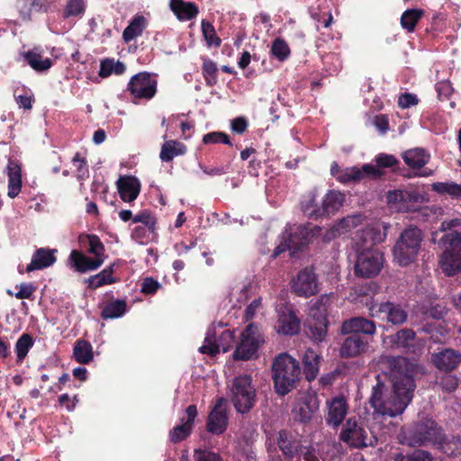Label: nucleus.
Wrapping results in <instances>:
<instances>
[{
    "instance_id": "nucleus-1",
    "label": "nucleus",
    "mask_w": 461,
    "mask_h": 461,
    "mask_svg": "<svg viewBox=\"0 0 461 461\" xmlns=\"http://www.w3.org/2000/svg\"><path fill=\"white\" fill-rule=\"evenodd\" d=\"M388 365L393 389L387 391L384 384L378 382L373 387L369 402L375 412L395 417L402 414L411 402L416 384L405 357H390Z\"/></svg>"
},
{
    "instance_id": "nucleus-2",
    "label": "nucleus",
    "mask_w": 461,
    "mask_h": 461,
    "mask_svg": "<svg viewBox=\"0 0 461 461\" xmlns=\"http://www.w3.org/2000/svg\"><path fill=\"white\" fill-rule=\"evenodd\" d=\"M301 210L303 215L312 221L300 225L294 230H285L282 234L279 245L275 249L273 257H277L285 250H289L294 255L303 249L314 236L316 229L314 221L317 220V203L314 191H311L303 196Z\"/></svg>"
},
{
    "instance_id": "nucleus-3",
    "label": "nucleus",
    "mask_w": 461,
    "mask_h": 461,
    "mask_svg": "<svg viewBox=\"0 0 461 461\" xmlns=\"http://www.w3.org/2000/svg\"><path fill=\"white\" fill-rule=\"evenodd\" d=\"M441 254L438 257V265L447 276L461 274V235L456 232H448L438 240Z\"/></svg>"
},
{
    "instance_id": "nucleus-4",
    "label": "nucleus",
    "mask_w": 461,
    "mask_h": 461,
    "mask_svg": "<svg viewBox=\"0 0 461 461\" xmlns=\"http://www.w3.org/2000/svg\"><path fill=\"white\" fill-rule=\"evenodd\" d=\"M273 379L278 394L285 395L294 388L300 377L298 362L287 354H280L273 363Z\"/></svg>"
},
{
    "instance_id": "nucleus-5",
    "label": "nucleus",
    "mask_w": 461,
    "mask_h": 461,
    "mask_svg": "<svg viewBox=\"0 0 461 461\" xmlns=\"http://www.w3.org/2000/svg\"><path fill=\"white\" fill-rule=\"evenodd\" d=\"M422 240L423 233L418 227L403 230L393 247L394 260L402 267L412 263L419 255Z\"/></svg>"
},
{
    "instance_id": "nucleus-6",
    "label": "nucleus",
    "mask_w": 461,
    "mask_h": 461,
    "mask_svg": "<svg viewBox=\"0 0 461 461\" xmlns=\"http://www.w3.org/2000/svg\"><path fill=\"white\" fill-rule=\"evenodd\" d=\"M404 438L411 447H420L429 444L441 443L443 433L437 423L429 418L411 424L404 430Z\"/></svg>"
},
{
    "instance_id": "nucleus-7",
    "label": "nucleus",
    "mask_w": 461,
    "mask_h": 461,
    "mask_svg": "<svg viewBox=\"0 0 461 461\" xmlns=\"http://www.w3.org/2000/svg\"><path fill=\"white\" fill-rule=\"evenodd\" d=\"M231 400L238 412L249 411L256 402V389L252 385L250 375L236 377L231 385Z\"/></svg>"
},
{
    "instance_id": "nucleus-8",
    "label": "nucleus",
    "mask_w": 461,
    "mask_h": 461,
    "mask_svg": "<svg viewBox=\"0 0 461 461\" xmlns=\"http://www.w3.org/2000/svg\"><path fill=\"white\" fill-rule=\"evenodd\" d=\"M264 343L258 326L251 323L240 334V340L233 353L234 359L249 360L256 357L258 349Z\"/></svg>"
},
{
    "instance_id": "nucleus-9",
    "label": "nucleus",
    "mask_w": 461,
    "mask_h": 461,
    "mask_svg": "<svg viewBox=\"0 0 461 461\" xmlns=\"http://www.w3.org/2000/svg\"><path fill=\"white\" fill-rule=\"evenodd\" d=\"M339 438L354 447H372L377 443V438L352 418L343 425Z\"/></svg>"
},
{
    "instance_id": "nucleus-10",
    "label": "nucleus",
    "mask_w": 461,
    "mask_h": 461,
    "mask_svg": "<svg viewBox=\"0 0 461 461\" xmlns=\"http://www.w3.org/2000/svg\"><path fill=\"white\" fill-rule=\"evenodd\" d=\"M384 257L377 249L357 252L356 275L362 277L376 276L383 267Z\"/></svg>"
},
{
    "instance_id": "nucleus-11",
    "label": "nucleus",
    "mask_w": 461,
    "mask_h": 461,
    "mask_svg": "<svg viewBox=\"0 0 461 461\" xmlns=\"http://www.w3.org/2000/svg\"><path fill=\"white\" fill-rule=\"evenodd\" d=\"M234 341V334L229 330L221 331L220 337L216 338V329L210 327L207 330L203 345L200 347L199 350L203 354L215 356L221 351L226 352L231 347Z\"/></svg>"
},
{
    "instance_id": "nucleus-12",
    "label": "nucleus",
    "mask_w": 461,
    "mask_h": 461,
    "mask_svg": "<svg viewBox=\"0 0 461 461\" xmlns=\"http://www.w3.org/2000/svg\"><path fill=\"white\" fill-rule=\"evenodd\" d=\"M372 317L385 320L393 325H402L407 321V311L400 303L384 302L369 307Z\"/></svg>"
},
{
    "instance_id": "nucleus-13",
    "label": "nucleus",
    "mask_w": 461,
    "mask_h": 461,
    "mask_svg": "<svg viewBox=\"0 0 461 461\" xmlns=\"http://www.w3.org/2000/svg\"><path fill=\"white\" fill-rule=\"evenodd\" d=\"M386 238V231L381 230L378 223L369 225L357 231L355 238L356 252L375 249L374 247L383 242Z\"/></svg>"
},
{
    "instance_id": "nucleus-14",
    "label": "nucleus",
    "mask_w": 461,
    "mask_h": 461,
    "mask_svg": "<svg viewBox=\"0 0 461 461\" xmlns=\"http://www.w3.org/2000/svg\"><path fill=\"white\" fill-rule=\"evenodd\" d=\"M128 90L135 98L150 99L156 94L157 81L149 73L141 72L131 78Z\"/></svg>"
},
{
    "instance_id": "nucleus-15",
    "label": "nucleus",
    "mask_w": 461,
    "mask_h": 461,
    "mask_svg": "<svg viewBox=\"0 0 461 461\" xmlns=\"http://www.w3.org/2000/svg\"><path fill=\"white\" fill-rule=\"evenodd\" d=\"M430 359L438 370L450 373L461 365V352L452 348H442L432 353Z\"/></svg>"
},
{
    "instance_id": "nucleus-16",
    "label": "nucleus",
    "mask_w": 461,
    "mask_h": 461,
    "mask_svg": "<svg viewBox=\"0 0 461 461\" xmlns=\"http://www.w3.org/2000/svg\"><path fill=\"white\" fill-rule=\"evenodd\" d=\"M383 171L372 164H365L361 167H346L338 176V181L342 184L357 183L370 178L378 179L383 176Z\"/></svg>"
},
{
    "instance_id": "nucleus-17",
    "label": "nucleus",
    "mask_w": 461,
    "mask_h": 461,
    "mask_svg": "<svg viewBox=\"0 0 461 461\" xmlns=\"http://www.w3.org/2000/svg\"><path fill=\"white\" fill-rule=\"evenodd\" d=\"M228 423L229 416L226 401L219 399L208 415L206 430L213 435H221L226 431Z\"/></svg>"
},
{
    "instance_id": "nucleus-18",
    "label": "nucleus",
    "mask_w": 461,
    "mask_h": 461,
    "mask_svg": "<svg viewBox=\"0 0 461 461\" xmlns=\"http://www.w3.org/2000/svg\"><path fill=\"white\" fill-rule=\"evenodd\" d=\"M294 292L303 297L314 295L317 290V275L314 267L301 270L293 283Z\"/></svg>"
},
{
    "instance_id": "nucleus-19",
    "label": "nucleus",
    "mask_w": 461,
    "mask_h": 461,
    "mask_svg": "<svg viewBox=\"0 0 461 461\" xmlns=\"http://www.w3.org/2000/svg\"><path fill=\"white\" fill-rule=\"evenodd\" d=\"M196 416V406L189 405L185 410V415L181 419L182 423L174 427L169 432L171 442H180L191 434Z\"/></svg>"
},
{
    "instance_id": "nucleus-20",
    "label": "nucleus",
    "mask_w": 461,
    "mask_h": 461,
    "mask_svg": "<svg viewBox=\"0 0 461 461\" xmlns=\"http://www.w3.org/2000/svg\"><path fill=\"white\" fill-rule=\"evenodd\" d=\"M328 415L326 421L330 426L339 427L348 412V403L344 396H336L327 402Z\"/></svg>"
},
{
    "instance_id": "nucleus-21",
    "label": "nucleus",
    "mask_w": 461,
    "mask_h": 461,
    "mask_svg": "<svg viewBox=\"0 0 461 461\" xmlns=\"http://www.w3.org/2000/svg\"><path fill=\"white\" fill-rule=\"evenodd\" d=\"M361 223V215H348L340 219L323 236L324 241H330L349 232Z\"/></svg>"
},
{
    "instance_id": "nucleus-22",
    "label": "nucleus",
    "mask_w": 461,
    "mask_h": 461,
    "mask_svg": "<svg viewBox=\"0 0 461 461\" xmlns=\"http://www.w3.org/2000/svg\"><path fill=\"white\" fill-rule=\"evenodd\" d=\"M375 330L374 321L363 317L351 318L345 321L341 326V332L343 334L353 333V335H359V333H363L373 335L375 333Z\"/></svg>"
},
{
    "instance_id": "nucleus-23",
    "label": "nucleus",
    "mask_w": 461,
    "mask_h": 461,
    "mask_svg": "<svg viewBox=\"0 0 461 461\" xmlns=\"http://www.w3.org/2000/svg\"><path fill=\"white\" fill-rule=\"evenodd\" d=\"M117 187L122 200L130 203L138 197L140 191V183L138 178L126 176L118 179Z\"/></svg>"
},
{
    "instance_id": "nucleus-24",
    "label": "nucleus",
    "mask_w": 461,
    "mask_h": 461,
    "mask_svg": "<svg viewBox=\"0 0 461 461\" xmlns=\"http://www.w3.org/2000/svg\"><path fill=\"white\" fill-rule=\"evenodd\" d=\"M55 252L56 250L50 249H38L32 255L31 263L27 265L25 271L32 272L50 267L56 261Z\"/></svg>"
},
{
    "instance_id": "nucleus-25",
    "label": "nucleus",
    "mask_w": 461,
    "mask_h": 461,
    "mask_svg": "<svg viewBox=\"0 0 461 461\" xmlns=\"http://www.w3.org/2000/svg\"><path fill=\"white\" fill-rule=\"evenodd\" d=\"M8 176V196L11 198L16 197L22 188V171L21 166L18 162L9 160L6 167Z\"/></svg>"
},
{
    "instance_id": "nucleus-26",
    "label": "nucleus",
    "mask_w": 461,
    "mask_h": 461,
    "mask_svg": "<svg viewBox=\"0 0 461 461\" xmlns=\"http://www.w3.org/2000/svg\"><path fill=\"white\" fill-rule=\"evenodd\" d=\"M317 410V398L306 395L300 399L294 408V416L303 422L310 420Z\"/></svg>"
},
{
    "instance_id": "nucleus-27",
    "label": "nucleus",
    "mask_w": 461,
    "mask_h": 461,
    "mask_svg": "<svg viewBox=\"0 0 461 461\" xmlns=\"http://www.w3.org/2000/svg\"><path fill=\"white\" fill-rule=\"evenodd\" d=\"M366 346V341H365L360 335H351L342 343L340 355L343 357H357L365 351Z\"/></svg>"
},
{
    "instance_id": "nucleus-28",
    "label": "nucleus",
    "mask_w": 461,
    "mask_h": 461,
    "mask_svg": "<svg viewBox=\"0 0 461 461\" xmlns=\"http://www.w3.org/2000/svg\"><path fill=\"white\" fill-rule=\"evenodd\" d=\"M430 158V155L424 149L414 148L402 154L404 163L411 169L422 168Z\"/></svg>"
},
{
    "instance_id": "nucleus-29",
    "label": "nucleus",
    "mask_w": 461,
    "mask_h": 461,
    "mask_svg": "<svg viewBox=\"0 0 461 461\" xmlns=\"http://www.w3.org/2000/svg\"><path fill=\"white\" fill-rule=\"evenodd\" d=\"M70 259L75 267L79 272H87L97 269L104 261V258H90L87 256L73 250L70 254Z\"/></svg>"
},
{
    "instance_id": "nucleus-30",
    "label": "nucleus",
    "mask_w": 461,
    "mask_h": 461,
    "mask_svg": "<svg viewBox=\"0 0 461 461\" xmlns=\"http://www.w3.org/2000/svg\"><path fill=\"white\" fill-rule=\"evenodd\" d=\"M171 10L181 20H191L198 14V7L191 2H184L182 0H171Z\"/></svg>"
},
{
    "instance_id": "nucleus-31",
    "label": "nucleus",
    "mask_w": 461,
    "mask_h": 461,
    "mask_svg": "<svg viewBox=\"0 0 461 461\" xmlns=\"http://www.w3.org/2000/svg\"><path fill=\"white\" fill-rule=\"evenodd\" d=\"M421 195L416 191L393 190L386 194V200L389 204H405L407 203L420 202Z\"/></svg>"
},
{
    "instance_id": "nucleus-32",
    "label": "nucleus",
    "mask_w": 461,
    "mask_h": 461,
    "mask_svg": "<svg viewBox=\"0 0 461 461\" xmlns=\"http://www.w3.org/2000/svg\"><path fill=\"white\" fill-rule=\"evenodd\" d=\"M299 323L295 316L291 312H283L278 318L276 326L279 334L293 335L298 330Z\"/></svg>"
},
{
    "instance_id": "nucleus-33",
    "label": "nucleus",
    "mask_w": 461,
    "mask_h": 461,
    "mask_svg": "<svg viewBox=\"0 0 461 461\" xmlns=\"http://www.w3.org/2000/svg\"><path fill=\"white\" fill-rule=\"evenodd\" d=\"M345 195L339 191H330L322 200V210L326 214H334L343 205Z\"/></svg>"
},
{
    "instance_id": "nucleus-34",
    "label": "nucleus",
    "mask_w": 461,
    "mask_h": 461,
    "mask_svg": "<svg viewBox=\"0 0 461 461\" xmlns=\"http://www.w3.org/2000/svg\"><path fill=\"white\" fill-rule=\"evenodd\" d=\"M147 21L141 15L135 16L130 24L124 29L122 38L126 42L141 35L143 30L146 28Z\"/></svg>"
},
{
    "instance_id": "nucleus-35",
    "label": "nucleus",
    "mask_w": 461,
    "mask_h": 461,
    "mask_svg": "<svg viewBox=\"0 0 461 461\" xmlns=\"http://www.w3.org/2000/svg\"><path fill=\"white\" fill-rule=\"evenodd\" d=\"M185 151L186 148L183 143L176 140H167L163 144L159 157L162 161L167 162L176 156L185 154Z\"/></svg>"
},
{
    "instance_id": "nucleus-36",
    "label": "nucleus",
    "mask_w": 461,
    "mask_h": 461,
    "mask_svg": "<svg viewBox=\"0 0 461 461\" xmlns=\"http://www.w3.org/2000/svg\"><path fill=\"white\" fill-rule=\"evenodd\" d=\"M304 374L308 381H312L317 376V352L313 348L305 350L303 356Z\"/></svg>"
},
{
    "instance_id": "nucleus-37",
    "label": "nucleus",
    "mask_w": 461,
    "mask_h": 461,
    "mask_svg": "<svg viewBox=\"0 0 461 461\" xmlns=\"http://www.w3.org/2000/svg\"><path fill=\"white\" fill-rule=\"evenodd\" d=\"M73 355L77 362L88 364L94 358L93 348L89 342L78 340L74 347Z\"/></svg>"
},
{
    "instance_id": "nucleus-38",
    "label": "nucleus",
    "mask_w": 461,
    "mask_h": 461,
    "mask_svg": "<svg viewBox=\"0 0 461 461\" xmlns=\"http://www.w3.org/2000/svg\"><path fill=\"white\" fill-rule=\"evenodd\" d=\"M25 61L37 71H44L49 69L52 62L49 58H43L36 51H28L23 55Z\"/></svg>"
},
{
    "instance_id": "nucleus-39",
    "label": "nucleus",
    "mask_w": 461,
    "mask_h": 461,
    "mask_svg": "<svg viewBox=\"0 0 461 461\" xmlns=\"http://www.w3.org/2000/svg\"><path fill=\"white\" fill-rule=\"evenodd\" d=\"M127 311L124 300H115L107 303L102 311V318L116 319L122 317Z\"/></svg>"
},
{
    "instance_id": "nucleus-40",
    "label": "nucleus",
    "mask_w": 461,
    "mask_h": 461,
    "mask_svg": "<svg viewBox=\"0 0 461 461\" xmlns=\"http://www.w3.org/2000/svg\"><path fill=\"white\" fill-rule=\"evenodd\" d=\"M423 15V11L420 9L413 8L406 10L401 17V25L408 32H412L415 30L417 23Z\"/></svg>"
},
{
    "instance_id": "nucleus-41",
    "label": "nucleus",
    "mask_w": 461,
    "mask_h": 461,
    "mask_svg": "<svg viewBox=\"0 0 461 461\" xmlns=\"http://www.w3.org/2000/svg\"><path fill=\"white\" fill-rule=\"evenodd\" d=\"M125 70L126 67L122 62L106 59L100 64L99 76L101 77H107L113 74L122 75Z\"/></svg>"
},
{
    "instance_id": "nucleus-42",
    "label": "nucleus",
    "mask_w": 461,
    "mask_h": 461,
    "mask_svg": "<svg viewBox=\"0 0 461 461\" xmlns=\"http://www.w3.org/2000/svg\"><path fill=\"white\" fill-rule=\"evenodd\" d=\"M41 5L40 0H17L16 8L23 21L31 19L32 12L40 10Z\"/></svg>"
},
{
    "instance_id": "nucleus-43",
    "label": "nucleus",
    "mask_w": 461,
    "mask_h": 461,
    "mask_svg": "<svg viewBox=\"0 0 461 461\" xmlns=\"http://www.w3.org/2000/svg\"><path fill=\"white\" fill-rule=\"evenodd\" d=\"M113 267H109L97 275H95L88 279L89 286L93 289L98 288L104 285H110L114 282L113 277Z\"/></svg>"
},
{
    "instance_id": "nucleus-44",
    "label": "nucleus",
    "mask_w": 461,
    "mask_h": 461,
    "mask_svg": "<svg viewBox=\"0 0 461 461\" xmlns=\"http://www.w3.org/2000/svg\"><path fill=\"white\" fill-rule=\"evenodd\" d=\"M276 441L280 450L285 456L292 457L297 452L296 446L290 440L289 435L286 431H279Z\"/></svg>"
},
{
    "instance_id": "nucleus-45",
    "label": "nucleus",
    "mask_w": 461,
    "mask_h": 461,
    "mask_svg": "<svg viewBox=\"0 0 461 461\" xmlns=\"http://www.w3.org/2000/svg\"><path fill=\"white\" fill-rule=\"evenodd\" d=\"M203 36L209 47H219L221 39L217 36L213 25L206 20L202 21Z\"/></svg>"
},
{
    "instance_id": "nucleus-46",
    "label": "nucleus",
    "mask_w": 461,
    "mask_h": 461,
    "mask_svg": "<svg viewBox=\"0 0 461 461\" xmlns=\"http://www.w3.org/2000/svg\"><path fill=\"white\" fill-rule=\"evenodd\" d=\"M441 450L448 456H456L461 453V439L457 437H453L449 440L441 439V443H437Z\"/></svg>"
},
{
    "instance_id": "nucleus-47",
    "label": "nucleus",
    "mask_w": 461,
    "mask_h": 461,
    "mask_svg": "<svg viewBox=\"0 0 461 461\" xmlns=\"http://www.w3.org/2000/svg\"><path fill=\"white\" fill-rule=\"evenodd\" d=\"M32 339L30 335L23 334L20 337L15 345L17 357L19 360H23L25 357L29 349L32 347Z\"/></svg>"
},
{
    "instance_id": "nucleus-48",
    "label": "nucleus",
    "mask_w": 461,
    "mask_h": 461,
    "mask_svg": "<svg viewBox=\"0 0 461 461\" xmlns=\"http://www.w3.org/2000/svg\"><path fill=\"white\" fill-rule=\"evenodd\" d=\"M86 5L84 0H68L65 10L64 17L79 16L85 12Z\"/></svg>"
},
{
    "instance_id": "nucleus-49",
    "label": "nucleus",
    "mask_w": 461,
    "mask_h": 461,
    "mask_svg": "<svg viewBox=\"0 0 461 461\" xmlns=\"http://www.w3.org/2000/svg\"><path fill=\"white\" fill-rule=\"evenodd\" d=\"M87 239L89 245L88 252L95 256L94 258H104V247L99 238L96 235H89Z\"/></svg>"
},
{
    "instance_id": "nucleus-50",
    "label": "nucleus",
    "mask_w": 461,
    "mask_h": 461,
    "mask_svg": "<svg viewBox=\"0 0 461 461\" xmlns=\"http://www.w3.org/2000/svg\"><path fill=\"white\" fill-rule=\"evenodd\" d=\"M272 54L279 60H285L290 54V50L286 42L276 39L272 45Z\"/></svg>"
},
{
    "instance_id": "nucleus-51",
    "label": "nucleus",
    "mask_w": 461,
    "mask_h": 461,
    "mask_svg": "<svg viewBox=\"0 0 461 461\" xmlns=\"http://www.w3.org/2000/svg\"><path fill=\"white\" fill-rule=\"evenodd\" d=\"M458 383L459 379L456 375L447 374L441 377L438 384L443 391L452 393L457 388Z\"/></svg>"
},
{
    "instance_id": "nucleus-52",
    "label": "nucleus",
    "mask_w": 461,
    "mask_h": 461,
    "mask_svg": "<svg viewBox=\"0 0 461 461\" xmlns=\"http://www.w3.org/2000/svg\"><path fill=\"white\" fill-rule=\"evenodd\" d=\"M415 338V332L411 329H402L395 334L394 342L398 346L407 347Z\"/></svg>"
},
{
    "instance_id": "nucleus-53",
    "label": "nucleus",
    "mask_w": 461,
    "mask_h": 461,
    "mask_svg": "<svg viewBox=\"0 0 461 461\" xmlns=\"http://www.w3.org/2000/svg\"><path fill=\"white\" fill-rule=\"evenodd\" d=\"M203 141L205 144L210 143H224L228 145H231L228 136L221 131H214L211 133H207L203 136Z\"/></svg>"
},
{
    "instance_id": "nucleus-54",
    "label": "nucleus",
    "mask_w": 461,
    "mask_h": 461,
    "mask_svg": "<svg viewBox=\"0 0 461 461\" xmlns=\"http://www.w3.org/2000/svg\"><path fill=\"white\" fill-rule=\"evenodd\" d=\"M248 285L244 282L235 285L230 289V300L236 302H241L247 298Z\"/></svg>"
},
{
    "instance_id": "nucleus-55",
    "label": "nucleus",
    "mask_w": 461,
    "mask_h": 461,
    "mask_svg": "<svg viewBox=\"0 0 461 461\" xmlns=\"http://www.w3.org/2000/svg\"><path fill=\"white\" fill-rule=\"evenodd\" d=\"M440 231L456 232L461 235V218H453L445 220L439 227Z\"/></svg>"
},
{
    "instance_id": "nucleus-56",
    "label": "nucleus",
    "mask_w": 461,
    "mask_h": 461,
    "mask_svg": "<svg viewBox=\"0 0 461 461\" xmlns=\"http://www.w3.org/2000/svg\"><path fill=\"white\" fill-rule=\"evenodd\" d=\"M322 63L325 66V70L328 74L331 75L337 72L339 68V60L334 54H327L322 58Z\"/></svg>"
},
{
    "instance_id": "nucleus-57",
    "label": "nucleus",
    "mask_w": 461,
    "mask_h": 461,
    "mask_svg": "<svg viewBox=\"0 0 461 461\" xmlns=\"http://www.w3.org/2000/svg\"><path fill=\"white\" fill-rule=\"evenodd\" d=\"M194 461H221V456L212 451L195 449L194 453Z\"/></svg>"
},
{
    "instance_id": "nucleus-58",
    "label": "nucleus",
    "mask_w": 461,
    "mask_h": 461,
    "mask_svg": "<svg viewBox=\"0 0 461 461\" xmlns=\"http://www.w3.org/2000/svg\"><path fill=\"white\" fill-rule=\"evenodd\" d=\"M376 168L391 167L398 163L396 158L393 155L379 154L375 157Z\"/></svg>"
},
{
    "instance_id": "nucleus-59",
    "label": "nucleus",
    "mask_w": 461,
    "mask_h": 461,
    "mask_svg": "<svg viewBox=\"0 0 461 461\" xmlns=\"http://www.w3.org/2000/svg\"><path fill=\"white\" fill-rule=\"evenodd\" d=\"M418 101L419 100L416 95L411 93H404L399 96L398 105L402 109H406L416 105L418 104Z\"/></svg>"
},
{
    "instance_id": "nucleus-60",
    "label": "nucleus",
    "mask_w": 461,
    "mask_h": 461,
    "mask_svg": "<svg viewBox=\"0 0 461 461\" xmlns=\"http://www.w3.org/2000/svg\"><path fill=\"white\" fill-rule=\"evenodd\" d=\"M18 292L14 294L17 299H29L35 291V287L31 283H23L20 285H16Z\"/></svg>"
},
{
    "instance_id": "nucleus-61",
    "label": "nucleus",
    "mask_w": 461,
    "mask_h": 461,
    "mask_svg": "<svg viewBox=\"0 0 461 461\" xmlns=\"http://www.w3.org/2000/svg\"><path fill=\"white\" fill-rule=\"evenodd\" d=\"M203 70L205 75L206 80L210 85H212L215 83V74L217 71L216 65L214 62L211 60H206L203 62Z\"/></svg>"
},
{
    "instance_id": "nucleus-62",
    "label": "nucleus",
    "mask_w": 461,
    "mask_h": 461,
    "mask_svg": "<svg viewBox=\"0 0 461 461\" xmlns=\"http://www.w3.org/2000/svg\"><path fill=\"white\" fill-rule=\"evenodd\" d=\"M72 162L77 170V176L79 178H84L87 175L86 161L85 158H80L79 154H76Z\"/></svg>"
},
{
    "instance_id": "nucleus-63",
    "label": "nucleus",
    "mask_w": 461,
    "mask_h": 461,
    "mask_svg": "<svg viewBox=\"0 0 461 461\" xmlns=\"http://www.w3.org/2000/svg\"><path fill=\"white\" fill-rule=\"evenodd\" d=\"M373 124L382 134H384L389 129L388 118L383 114L375 116L373 119Z\"/></svg>"
},
{
    "instance_id": "nucleus-64",
    "label": "nucleus",
    "mask_w": 461,
    "mask_h": 461,
    "mask_svg": "<svg viewBox=\"0 0 461 461\" xmlns=\"http://www.w3.org/2000/svg\"><path fill=\"white\" fill-rule=\"evenodd\" d=\"M409 461H432V456L428 451L419 449L409 455Z\"/></svg>"
}]
</instances>
